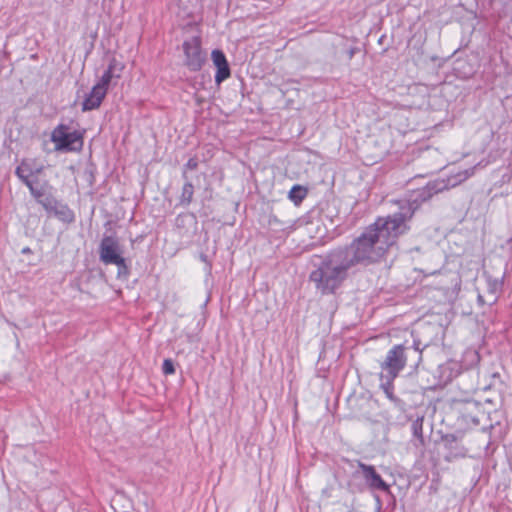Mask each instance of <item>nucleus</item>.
Listing matches in <instances>:
<instances>
[{
    "label": "nucleus",
    "mask_w": 512,
    "mask_h": 512,
    "mask_svg": "<svg viewBox=\"0 0 512 512\" xmlns=\"http://www.w3.org/2000/svg\"><path fill=\"white\" fill-rule=\"evenodd\" d=\"M411 216L409 209L402 214L378 218L349 245L330 250L325 255H315L309 281L321 295H333L347 280L349 272L358 265L378 262L395 244L397 238L409 230L405 220Z\"/></svg>",
    "instance_id": "obj_1"
},
{
    "label": "nucleus",
    "mask_w": 512,
    "mask_h": 512,
    "mask_svg": "<svg viewBox=\"0 0 512 512\" xmlns=\"http://www.w3.org/2000/svg\"><path fill=\"white\" fill-rule=\"evenodd\" d=\"M421 341L414 339L411 343L406 340L402 344L394 345L387 353L384 361L380 363L381 378L394 380L406 365L418 367L422 361Z\"/></svg>",
    "instance_id": "obj_2"
},
{
    "label": "nucleus",
    "mask_w": 512,
    "mask_h": 512,
    "mask_svg": "<svg viewBox=\"0 0 512 512\" xmlns=\"http://www.w3.org/2000/svg\"><path fill=\"white\" fill-rule=\"evenodd\" d=\"M469 175V171L465 170L463 173L458 174V177H460L458 181H452V179L447 178L436 179L428 182L426 186L416 190L413 193L411 199L407 201L405 204L401 205L400 210L398 212H395L394 214H402L406 212L407 209H409L411 212V216L405 220V224L408 225L407 222L412 219L415 211L422 203L430 200L434 195L456 186L458 183L467 179Z\"/></svg>",
    "instance_id": "obj_3"
},
{
    "label": "nucleus",
    "mask_w": 512,
    "mask_h": 512,
    "mask_svg": "<svg viewBox=\"0 0 512 512\" xmlns=\"http://www.w3.org/2000/svg\"><path fill=\"white\" fill-rule=\"evenodd\" d=\"M83 132L69 131L65 124L57 125L51 133V141L55 144L57 151L79 152L83 148Z\"/></svg>",
    "instance_id": "obj_4"
},
{
    "label": "nucleus",
    "mask_w": 512,
    "mask_h": 512,
    "mask_svg": "<svg viewBox=\"0 0 512 512\" xmlns=\"http://www.w3.org/2000/svg\"><path fill=\"white\" fill-rule=\"evenodd\" d=\"M201 43L199 36H193L183 42L184 64L190 71H199L205 63L206 53L202 50Z\"/></svg>",
    "instance_id": "obj_5"
},
{
    "label": "nucleus",
    "mask_w": 512,
    "mask_h": 512,
    "mask_svg": "<svg viewBox=\"0 0 512 512\" xmlns=\"http://www.w3.org/2000/svg\"><path fill=\"white\" fill-rule=\"evenodd\" d=\"M460 414L462 421L467 425L478 426L489 418V413L483 409V405L476 401H466L463 403Z\"/></svg>",
    "instance_id": "obj_6"
},
{
    "label": "nucleus",
    "mask_w": 512,
    "mask_h": 512,
    "mask_svg": "<svg viewBox=\"0 0 512 512\" xmlns=\"http://www.w3.org/2000/svg\"><path fill=\"white\" fill-rule=\"evenodd\" d=\"M462 436L458 434H445L441 437V443L446 450L444 459L452 462L455 459L464 458L467 455V449L462 444Z\"/></svg>",
    "instance_id": "obj_7"
},
{
    "label": "nucleus",
    "mask_w": 512,
    "mask_h": 512,
    "mask_svg": "<svg viewBox=\"0 0 512 512\" xmlns=\"http://www.w3.org/2000/svg\"><path fill=\"white\" fill-rule=\"evenodd\" d=\"M100 260L108 265L121 262L119 241L114 236H104L99 245Z\"/></svg>",
    "instance_id": "obj_8"
},
{
    "label": "nucleus",
    "mask_w": 512,
    "mask_h": 512,
    "mask_svg": "<svg viewBox=\"0 0 512 512\" xmlns=\"http://www.w3.org/2000/svg\"><path fill=\"white\" fill-rule=\"evenodd\" d=\"M358 467L362 472L365 483L370 489L383 492L389 491L390 486L382 479L374 466L359 461Z\"/></svg>",
    "instance_id": "obj_9"
},
{
    "label": "nucleus",
    "mask_w": 512,
    "mask_h": 512,
    "mask_svg": "<svg viewBox=\"0 0 512 512\" xmlns=\"http://www.w3.org/2000/svg\"><path fill=\"white\" fill-rule=\"evenodd\" d=\"M212 61L214 65L217 68L216 74H215V82L217 84L222 83L224 80L230 77L231 71L228 64V61L226 59L225 54L223 51L219 49H215L212 51L211 54Z\"/></svg>",
    "instance_id": "obj_10"
},
{
    "label": "nucleus",
    "mask_w": 512,
    "mask_h": 512,
    "mask_svg": "<svg viewBox=\"0 0 512 512\" xmlns=\"http://www.w3.org/2000/svg\"><path fill=\"white\" fill-rule=\"evenodd\" d=\"M107 91L106 87H102L96 83L82 102V111L97 109L105 98Z\"/></svg>",
    "instance_id": "obj_11"
},
{
    "label": "nucleus",
    "mask_w": 512,
    "mask_h": 512,
    "mask_svg": "<svg viewBox=\"0 0 512 512\" xmlns=\"http://www.w3.org/2000/svg\"><path fill=\"white\" fill-rule=\"evenodd\" d=\"M55 217L64 223H72L75 219L74 212L67 204L58 202L52 212Z\"/></svg>",
    "instance_id": "obj_12"
},
{
    "label": "nucleus",
    "mask_w": 512,
    "mask_h": 512,
    "mask_svg": "<svg viewBox=\"0 0 512 512\" xmlns=\"http://www.w3.org/2000/svg\"><path fill=\"white\" fill-rule=\"evenodd\" d=\"M194 185L187 179L182 187L181 195L179 197V206L188 207L193 201Z\"/></svg>",
    "instance_id": "obj_13"
},
{
    "label": "nucleus",
    "mask_w": 512,
    "mask_h": 512,
    "mask_svg": "<svg viewBox=\"0 0 512 512\" xmlns=\"http://www.w3.org/2000/svg\"><path fill=\"white\" fill-rule=\"evenodd\" d=\"M38 183V179H35L33 182L25 181V185L30 191V194L33 196V198L38 203L39 200H41L47 193L46 188H52L47 181L43 183L40 187H38L36 184Z\"/></svg>",
    "instance_id": "obj_14"
},
{
    "label": "nucleus",
    "mask_w": 512,
    "mask_h": 512,
    "mask_svg": "<svg viewBox=\"0 0 512 512\" xmlns=\"http://www.w3.org/2000/svg\"><path fill=\"white\" fill-rule=\"evenodd\" d=\"M457 367H458V364L456 362H446L442 365L439 366V370H440V378L444 381V382H448V381H451L453 377L456 376L457 374Z\"/></svg>",
    "instance_id": "obj_15"
},
{
    "label": "nucleus",
    "mask_w": 512,
    "mask_h": 512,
    "mask_svg": "<svg viewBox=\"0 0 512 512\" xmlns=\"http://www.w3.org/2000/svg\"><path fill=\"white\" fill-rule=\"evenodd\" d=\"M307 189L301 185H294L289 191V199L296 205L300 204L307 196Z\"/></svg>",
    "instance_id": "obj_16"
},
{
    "label": "nucleus",
    "mask_w": 512,
    "mask_h": 512,
    "mask_svg": "<svg viewBox=\"0 0 512 512\" xmlns=\"http://www.w3.org/2000/svg\"><path fill=\"white\" fill-rule=\"evenodd\" d=\"M15 174L24 185H25V181H28V182L34 181L33 179H31V176L34 174V171H32V169L25 163H22L21 165H19L16 168Z\"/></svg>",
    "instance_id": "obj_17"
},
{
    "label": "nucleus",
    "mask_w": 512,
    "mask_h": 512,
    "mask_svg": "<svg viewBox=\"0 0 512 512\" xmlns=\"http://www.w3.org/2000/svg\"><path fill=\"white\" fill-rule=\"evenodd\" d=\"M423 421V417H417L411 424L412 434L419 441L420 445H424Z\"/></svg>",
    "instance_id": "obj_18"
},
{
    "label": "nucleus",
    "mask_w": 512,
    "mask_h": 512,
    "mask_svg": "<svg viewBox=\"0 0 512 512\" xmlns=\"http://www.w3.org/2000/svg\"><path fill=\"white\" fill-rule=\"evenodd\" d=\"M393 380H390L389 378H386V382L381 384L382 389L384 390L386 396L398 407L402 408V405L404 404L401 399L396 397L393 394V386H392Z\"/></svg>",
    "instance_id": "obj_19"
},
{
    "label": "nucleus",
    "mask_w": 512,
    "mask_h": 512,
    "mask_svg": "<svg viewBox=\"0 0 512 512\" xmlns=\"http://www.w3.org/2000/svg\"><path fill=\"white\" fill-rule=\"evenodd\" d=\"M58 202L59 201L50 192H47L46 195L38 201V204H40L46 212L51 213Z\"/></svg>",
    "instance_id": "obj_20"
},
{
    "label": "nucleus",
    "mask_w": 512,
    "mask_h": 512,
    "mask_svg": "<svg viewBox=\"0 0 512 512\" xmlns=\"http://www.w3.org/2000/svg\"><path fill=\"white\" fill-rule=\"evenodd\" d=\"M121 75L119 73H114L110 70H105L100 80L97 82L98 85L102 87H106L108 90V86L113 78H120Z\"/></svg>",
    "instance_id": "obj_21"
},
{
    "label": "nucleus",
    "mask_w": 512,
    "mask_h": 512,
    "mask_svg": "<svg viewBox=\"0 0 512 512\" xmlns=\"http://www.w3.org/2000/svg\"><path fill=\"white\" fill-rule=\"evenodd\" d=\"M114 265H116L118 267L117 277L119 279H124V280L128 279V277L130 275V268L126 264L125 259L122 257L121 262L114 263Z\"/></svg>",
    "instance_id": "obj_22"
},
{
    "label": "nucleus",
    "mask_w": 512,
    "mask_h": 512,
    "mask_svg": "<svg viewBox=\"0 0 512 512\" xmlns=\"http://www.w3.org/2000/svg\"><path fill=\"white\" fill-rule=\"evenodd\" d=\"M198 165H199V161L197 159V157H191L187 162L186 164L183 166V169H182V178L184 180H187L189 179L188 178V175H187V172L189 170H196L198 168Z\"/></svg>",
    "instance_id": "obj_23"
},
{
    "label": "nucleus",
    "mask_w": 512,
    "mask_h": 512,
    "mask_svg": "<svg viewBox=\"0 0 512 512\" xmlns=\"http://www.w3.org/2000/svg\"><path fill=\"white\" fill-rule=\"evenodd\" d=\"M123 68V64L119 62L115 57H113L109 61L107 70L113 71L114 73H119L121 75Z\"/></svg>",
    "instance_id": "obj_24"
},
{
    "label": "nucleus",
    "mask_w": 512,
    "mask_h": 512,
    "mask_svg": "<svg viewBox=\"0 0 512 512\" xmlns=\"http://www.w3.org/2000/svg\"><path fill=\"white\" fill-rule=\"evenodd\" d=\"M94 173H95V167L93 165L86 167V169L84 170V177L90 186H92L95 182Z\"/></svg>",
    "instance_id": "obj_25"
},
{
    "label": "nucleus",
    "mask_w": 512,
    "mask_h": 512,
    "mask_svg": "<svg viewBox=\"0 0 512 512\" xmlns=\"http://www.w3.org/2000/svg\"><path fill=\"white\" fill-rule=\"evenodd\" d=\"M162 371L165 375H171L175 372L174 362L171 359H165L162 365Z\"/></svg>",
    "instance_id": "obj_26"
},
{
    "label": "nucleus",
    "mask_w": 512,
    "mask_h": 512,
    "mask_svg": "<svg viewBox=\"0 0 512 512\" xmlns=\"http://www.w3.org/2000/svg\"><path fill=\"white\" fill-rule=\"evenodd\" d=\"M466 357H469L471 359V362L475 364H477L480 360V356L477 351L467 352Z\"/></svg>",
    "instance_id": "obj_27"
},
{
    "label": "nucleus",
    "mask_w": 512,
    "mask_h": 512,
    "mask_svg": "<svg viewBox=\"0 0 512 512\" xmlns=\"http://www.w3.org/2000/svg\"><path fill=\"white\" fill-rule=\"evenodd\" d=\"M502 286V283L501 282H498L497 280H495L492 284H491V290L492 291H497L498 289H500Z\"/></svg>",
    "instance_id": "obj_28"
},
{
    "label": "nucleus",
    "mask_w": 512,
    "mask_h": 512,
    "mask_svg": "<svg viewBox=\"0 0 512 512\" xmlns=\"http://www.w3.org/2000/svg\"><path fill=\"white\" fill-rule=\"evenodd\" d=\"M21 253L22 254H31L32 250L29 247H24V248H22Z\"/></svg>",
    "instance_id": "obj_29"
},
{
    "label": "nucleus",
    "mask_w": 512,
    "mask_h": 512,
    "mask_svg": "<svg viewBox=\"0 0 512 512\" xmlns=\"http://www.w3.org/2000/svg\"><path fill=\"white\" fill-rule=\"evenodd\" d=\"M493 428H494V424L490 423V424H489V426H487V427H486V426H484V427L482 428V430H483V431H486V430H492Z\"/></svg>",
    "instance_id": "obj_30"
},
{
    "label": "nucleus",
    "mask_w": 512,
    "mask_h": 512,
    "mask_svg": "<svg viewBox=\"0 0 512 512\" xmlns=\"http://www.w3.org/2000/svg\"><path fill=\"white\" fill-rule=\"evenodd\" d=\"M353 56H354V49H350L349 50V59H352Z\"/></svg>",
    "instance_id": "obj_31"
},
{
    "label": "nucleus",
    "mask_w": 512,
    "mask_h": 512,
    "mask_svg": "<svg viewBox=\"0 0 512 512\" xmlns=\"http://www.w3.org/2000/svg\"><path fill=\"white\" fill-rule=\"evenodd\" d=\"M201 259H202V261H205V262H206V261H207V256H206V255H204V254H202V255H201Z\"/></svg>",
    "instance_id": "obj_32"
}]
</instances>
